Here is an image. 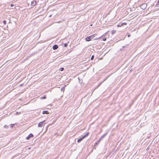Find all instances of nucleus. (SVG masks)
I'll use <instances>...</instances> for the list:
<instances>
[{
	"mask_svg": "<svg viewBox=\"0 0 159 159\" xmlns=\"http://www.w3.org/2000/svg\"><path fill=\"white\" fill-rule=\"evenodd\" d=\"M46 97L45 96H44L43 97V99H46Z\"/></svg>",
	"mask_w": 159,
	"mask_h": 159,
	"instance_id": "17",
	"label": "nucleus"
},
{
	"mask_svg": "<svg viewBox=\"0 0 159 159\" xmlns=\"http://www.w3.org/2000/svg\"><path fill=\"white\" fill-rule=\"evenodd\" d=\"M16 113L17 114H18V113H17V112H16Z\"/></svg>",
	"mask_w": 159,
	"mask_h": 159,
	"instance_id": "27",
	"label": "nucleus"
},
{
	"mask_svg": "<svg viewBox=\"0 0 159 159\" xmlns=\"http://www.w3.org/2000/svg\"><path fill=\"white\" fill-rule=\"evenodd\" d=\"M100 141H98V140L97 141L96 143H95V144H99Z\"/></svg>",
	"mask_w": 159,
	"mask_h": 159,
	"instance_id": "12",
	"label": "nucleus"
},
{
	"mask_svg": "<svg viewBox=\"0 0 159 159\" xmlns=\"http://www.w3.org/2000/svg\"><path fill=\"white\" fill-rule=\"evenodd\" d=\"M123 23H122V24H121V25H122V26L123 25Z\"/></svg>",
	"mask_w": 159,
	"mask_h": 159,
	"instance_id": "25",
	"label": "nucleus"
},
{
	"mask_svg": "<svg viewBox=\"0 0 159 159\" xmlns=\"http://www.w3.org/2000/svg\"><path fill=\"white\" fill-rule=\"evenodd\" d=\"M94 58V56L93 55H92V56L91 57V60H93Z\"/></svg>",
	"mask_w": 159,
	"mask_h": 159,
	"instance_id": "13",
	"label": "nucleus"
},
{
	"mask_svg": "<svg viewBox=\"0 0 159 159\" xmlns=\"http://www.w3.org/2000/svg\"><path fill=\"white\" fill-rule=\"evenodd\" d=\"M43 114H48V111H43Z\"/></svg>",
	"mask_w": 159,
	"mask_h": 159,
	"instance_id": "9",
	"label": "nucleus"
},
{
	"mask_svg": "<svg viewBox=\"0 0 159 159\" xmlns=\"http://www.w3.org/2000/svg\"><path fill=\"white\" fill-rule=\"evenodd\" d=\"M95 34H93V35H92V37H93H93H95Z\"/></svg>",
	"mask_w": 159,
	"mask_h": 159,
	"instance_id": "19",
	"label": "nucleus"
},
{
	"mask_svg": "<svg viewBox=\"0 0 159 159\" xmlns=\"http://www.w3.org/2000/svg\"><path fill=\"white\" fill-rule=\"evenodd\" d=\"M117 26L118 27H120L121 26H120V25H117Z\"/></svg>",
	"mask_w": 159,
	"mask_h": 159,
	"instance_id": "23",
	"label": "nucleus"
},
{
	"mask_svg": "<svg viewBox=\"0 0 159 159\" xmlns=\"http://www.w3.org/2000/svg\"><path fill=\"white\" fill-rule=\"evenodd\" d=\"M11 127H13V125H14V124H11Z\"/></svg>",
	"mask_w": 159,
	"mask_h": 159,
	"instance_id": "21",
	"label": "nucleus"
},
{
	"mask_svg": "<svg viewBox=\"0 0 159 159\" xmlns=\"http://www.w3.org/2000/svg\"><path fill=\"white\" fill-rule=\"evenodd\" d=\"M52 48L54 50H56L58 48V46L57 45H55L53 46Z\"/></svg>",
	"mask_w": 159,
	"mask_h": 159,
	"instance_id": "7",
	"label": "nucleus"
},
{
	"mask_svg": "<svg viewBox=\"0 0 159 159\" xmlns=\"http://www.w3.org/2000/svg\"><path fill=\"white\" fill-rule=\"evenodd\" d=\"M93 39V37H92V36H90L86 38L85 39L86 41H90L91 39Z\"/></svg>",
	"mask_w": 159,
	"mask_h": 159,
	"instance_id": "3",
	"label": "nucleus"
},
{
	"mask_svg": "<svg viewBox=\"0 0 159 159\" xmlns=\"http://www.w3.org/2000/svg\"><path fill=\"white\" fill-rule=\"evenodd\" d=\"M67 45H68V44H67V43H65V44H64V46L65 47H67Z\"/></svg>",
	"mask_w": 159,
	"mask_h": 159,
	"instance_id": "15",
	"label": "nucleus"
},
{
	"mask_svg": "<svg viewBox=\"0 0 159 159\" xmlns=\"http://www.w3.org/2000/svg\"><path fill=\"white\" fill-rule=\"evenodd\" d=\"M64 69V68H63L62 67V68H60V70L61 71H62Z\"/></svg>",
	"mask_w": 159,
	"mask_h": 159,
	"instance_id": "11",
	"label": "nucleus"
},
{
	"mask_svg": "<svg viewBox=\"0 0 159 159\" xmlns=\"http://www.w3.org/2000/svg\"><path fill=\"white\" fill-rule=\"evenodd\" d=\"M36 2H34V1H33V2H31V5H32V6H34L35 5H36Z\"/></svg>",
	"mask_w": 159,
	"mask_h": 159,
	"instance_id": "8",
	"label": "nucleus"
},
{
	"mask_svg": "<svg viewBox=\"0 0 159 159\" xmlns=\"http://www.w3.org/2000/svg\"><path fill=\"white\" fill-rule=\"evenodd\" d=\"M89 134V133H87L86 134L84 135L82 137L79 139L77 140V142L78 143H79V142H80L84 139L86 136H87Z\"/></svg>",
	"mask_w": 159,
	"mask_h": 159,
	"instance_id": "1",
	"label": "nucleus"
},
{
	"mask_svg": "<svg viewBox=\"0 0 159 159\" xmlns=\"http://www.w3.org/2000/svg\"><path fill=\"white\" fill-rule=\"evenodd\" d=\"M51 15H50L49 17H51Z\"/></svg>",
	"mask_w": 159,
	"mask_h": 159,
	"instance_id": "26",
	"label": "nucleus"
},
{
	"mask_svg": "<svg viewBox=\"0 0 159 159\" xmlns=\"http://www.w3.org/2000/svg\"><path fill=\"white\" fill-rule=\"evenodd\" d=\"M147 7V4L146 3H143L142 4L141 6L140 7L143 9H145Z\"/></svg>",
	"mask_w": 159,
	"mask_h": 159,
	"instance_id": "2",
	"label": "nucleus"
},
{
	"mask_svg": "<svg viewBox=\"0 0 159 159\" xmlns=\"http://www.w3.org/2000/svg\"><path fill=\"white\" fill-rule=\"evenodd\" d=\"M3 23L4 25H6V21L5 20H4L3 21Z\"/></svg>",
	"mask_w": 159,
	"mask_h": 159,
	"instance_id": "16",
	"label": "nucleus"
},
{
	"mask_svg": "<svg viewBox=\"0 0 159 159\" xmlns=\"http://www.w3.org/2000/svg\"><path fill=\"white\" fill-rule=\"evenodd\" d=\"M30 147H29V148H28V150H30Z\"/></svg>",
	"mask_w": 159,
	"mask_h": 159,
	"instance_id": "22",
	"label": "nucleus"
},
{
	"mask_svg": "<svg viewBox=\"0 0 159 159\" xmlns=\"http://www.w3.org/2000/svg\"><path fill=\"white\" fill-rule=\"evenodd\" d=\"M130 34H129L128 35V37H129L130 36Z\"/></svg>",
	"mask_w": 159,
	"mask_h": 159,
	"instance_id": "24",
	"label": "nucleus"
},
{
	"mask_svg": "<svg viewBox=\"0 0 159 159\" xmlns=\"http://www.w3.org/2000/svg\"><path fill=\"white\" fill-rule=\"evenodd\" d=\"M157 5H159V0L157 2Z\"/></svg>",
	"mask_w": 159,
	"mask_h": 159,
	"instance_id": "18",
	"label": "nucleus"
},
{
	"mask_svg": "<svg viewBox=\"0 0 159 159\" xmlns=\"http://www.w3.org/2000/svg\"><path fill=\"white\" fill-rule=\"evenodd\" d=\"M33 137V135L32 134H30L29 136L26 137V139L27 140H29L30 138Z\"/></svg>",
	"mask_w": 159,
	"mask_h": 159,
	"instance_id": "5",
	"label": "nucleus"
},
{
	"mask_svg": "<svg viewBox=\"0 0 159 159\" xmlns=\"http://www.w3.org/2000/svg\"><path fill=\"white\" fill-rule=\"evenodd\" d=\"M44 121H43L39 123L38 124V126L39 127H42L44 125Z\"/></svg>",
	"mask_w": 159,
	"mask_h": 159,
	"instance_id": "4",
	"label": "nucleus"
},
{
	"mask_svg": "<svg viewBox=\"0 0 159 159\" xmlns=\"http://www.w3.org/2000/svg\"><path fill=\"white\" fill-rule=\"evenodd\" d=\"M14 6V4H11V7H13Z\"/></svg>",
	"mask_w": 159,
	"mask_h": 159,
	"instance_id": "20",
	"label": "nucleus"
},
{
	"mask_svg": "<svg viewBox=\"0 0 159 159\" xmlns=\"http://www.w3.org/2000/svg\"><path fill=\"white\" fill-rule=\"evenodd\" d=\"M106 134H104L101 137L98 139V141H100L102 139H103L104 137L106 135Z\"/></svg>",
	"mask_w": 159,
	"mask_h": 159,
	"instance_id": "6",
	"label": "nucleus"
},
{
	"mask_svg": "<svg viewBox=\"0 0 159 159\" xmlns=\"http://www.w3.org/2000/svg\"><path fill=\"white\" fill-rule=\"evenodd\" d=\"M103 40L104 41H105L106 40V37H104V38H103Z\"/></svg>",
	"mask_w": 159,
	"mask_h": 159,
	"instance_id": "14",
	"label": "nucleus"
},
{
	"mask_svg": "<svg viewBox=\"0 0 159 159\" xmlns=\"http://www.w3.org/2000/svg\"><path fill=\"white\" fill-rule=\"evenodd\" d=\"M66 86V85H65L62 89H61V91H64V89L65 88V87Z\"/></svg>",
	"mask_w": 159,
	"mask_h": 159,
	"instance_id": "10",
	"label": "nucleus"
}]
</instances>
